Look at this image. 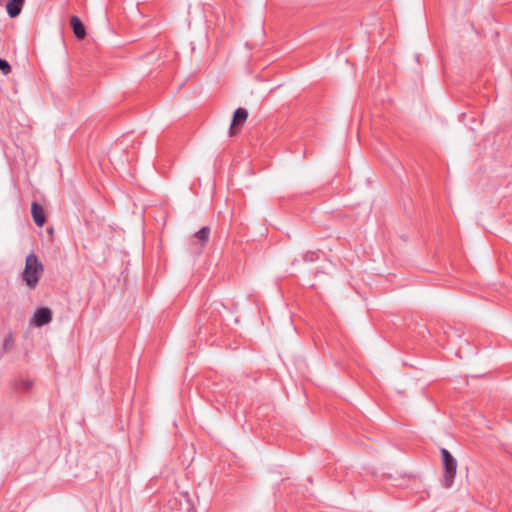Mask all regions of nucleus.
I'll use <instances>...</instances> for the list:
<instances>
[{"label":"nucleus","mask_w":512,"mask_h":512,"mask_svg":"<svg viewBox=\"0 0 512 512\" xmlns=\"http://www.w3.org/2000/svg\"><path fill=\"white\" fill-rule=\"evenodd\" d=\"M43 270V264L39 261L37 255L30 253L26 257L22 278L30 288H35L39 282Z\"/></svg>","instance_id":"f257e3e1"},{"label":"nucleus","mask_w":512,"mask_h":512,"mask_svg":"<svg viewBox=\"0 0 512 512\" xmlns=\"http://www.w3.org/2000/svg\"><path fill=\"white\" fill-rule=\"evenodd\" d=\"M441 456L444 466V485L446 488H450L456 475L457 461L453 455L445 448L441 449Z\"/></svg>","instance_id":"f03ea898"},{"label":"nucleus","mask_w":512,"mask_h":512,"mask_svg":"<svg viewBox=\"0 0 512 512\" xmlns=\"http://www.w3.org/2000/svg\"><path fill=\"white\" fill-rule=\"evenodd\" d=\"M52 320V313L48 308H38L33 315L31 322L37 326L42 327L47 325Z\"/></svg>","instance_id":"7ed1b4c3"},{"label":"nucleus","mask_w":512,"mask_h":512,"mask_svg":"<svg viewBox=\"0 0 512 512\" xmlns=\"http://www.w3.org/2000/svg\"><path fill=\"white\" fill-rule=\"evenodd\" d=\"M31 213L35 224L42 227L46 220L43 207L37 202H32Z\"/></svg>","instance_id":"20e7f679"},{"label":"nucleus","mask_w":512,"mask_h":512,"mask_svg":"<svg viewBox=\"0 0 512 512\" xmlns=\"http://www.w3.org/2000/svg\"><path fill=\"white\" fill-rule=\"evenodd\" d=\"M23 3H24V0H10V1H8L7 4H6L7 14L11 18L17 17L21 13Z\"/></svg>","instance_id":"39448f33"},{"label":"nucleus","mask_w":512,"mask_h":512,"mask_svg":"<svg viewBox=\"0 0 512 512\" xmlns=\"http://www.w3.org/2000/svg\"><path fill=\"white\" fill-rule=\"evenodd\" d=\"M70 22L76 38H84L86 35V31L81 20L77 16H72Z\"/></svg>","instance_id":"423d86ee"},{"label":"nucleus","mask_w":512,"mask_h":512,"mask_svg":"<svg viewBox=\"0 0 512 512\" xmlns=\"http://www.w3.org/2000/svg\"><path fill=\"white\" fill-rule=\"evenodd\" d=\"M247 117H248V112L246 109H244V108L236 109V111L234 112V115H233L230 129L232 130L234 126L243 124L246 121Z\"/></svg>","instance_id":"0eeeda50"},{"label":"nucleus","mask_w":512,"mask_h":512,"mask_svg":"<svg viewBox=\"0 0 512 512\" xmlns=\"http://www.w3.org/2000/svg\"><path fill=\"white\" fill-rule=\"evenodd\" d=\"M33 385H34L33 380H31L29 378H23V379H20L16 383V389L20 393H26V392H29L32 389Z\"/></svg>","instance_id":"6e6552de"},{"label":"nucleus","mask_w":512,"mask_h":512,"mask_svg":"<svg viewBox=\"0 0 512 512\" xmlns=\"http://www.w3.org/2000/svg\"><path fill=\"white\" fill-rule=\"evenodd\" d=\"M209 235H210V228L205 226V227H202L199 231H197L193 238L198 240L200 242L201 245H203L204 243H206L209 239Z\"/></svg>","instance_id":"1a4fd4ad"},{"label":"nucleus","mask_w":512,"mask_h":512,"mask_svg":"<svg viewBox=\"0 0 512 512\" xmlns=\"http://www.w3.org/2000/svg\"><path fill=\"white\" fill-rule=\"evenodd\" d=\"M0 71H2L3 74H5V75H7L11 72L10 64L2 58H0Z\"/></svg>","instance_id":"9d476101"},{"label":"nucleus","mask_w":512,"mask_h":512,"mask_svg":"<svg viewBox=\"0 0 512 512\" xmlns=\"http://www.w3.org/2000/svg\"><path fill=\"white\" fill-rule=\"evenodd\" d=\"M13 346V338H12V334L9 333L6 338L4 339V342H3V349L5 351H8L12 348Z\"/></svg>","instance_id":"9b49d317"}]
</instances>
